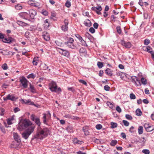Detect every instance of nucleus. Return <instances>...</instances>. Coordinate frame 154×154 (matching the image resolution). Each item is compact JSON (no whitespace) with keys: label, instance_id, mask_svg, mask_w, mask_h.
Returning a JSON list of instances; mask_svg holds the SVG:
<instances>
[{"label":"nucleus","instance_id":"f257e3e1","mask_svg":"<svg viewBox=\"0 0 154 154\" xmlns=\"http://www.w3.org/2000/svg\"><path fill=\"white\" fill-rule=\"evenodd\" d=\"M31 125V123L30 121L26 119L22 120L19 122L17 128L19 131H22Z\"/></svg>","mask_w":154,"mask_h":154},{"label":"nucleus","instance_id":"f03ea898","mask_svg":"<svg viewBox=\"0 0 154 154\" xmlns=\"http://www.w3.org/2000/svg\"><path fill=\"white\" fill-rule=\"evenodd\" d=\"M37 131L40 135V137L42 138V139L47 137L50 133L49 129L47 128H42L39 127L38 128Z\"/></svg>","mask_w":154,"mask_h":154},{"label":"nucleus","instance_id":"7ed1b4c3","mask_svg":"<svg viewBox=\"0 0 154 154\" xmlns=\"http://www.w3.org/2000/svg\"><path fill=\"white\" fill-rule=\"evenodd\" d=\"M49 88L52 92L57 93L61 92L62 91L60 87L57 88L56 83L53 81L51 82L49 84Z\"/></svg>","mask_w":154,"mask_h":154},{"label":"nucleus","instance_id":"20e7f679","mask_svg":"<svg viewBox=\"0 0 154 154\" xmlns=\"http://www.w3.org/2000/svg\"><path fill=\"white\" fill-rule=\"evenodd\" d=\"M34 127L32 126H31L28 128L27 131L23 133L22 134V137L25 139H27L29 136L33 132Z\"/></svg>","mask_w":154,"mask_h":154},{"label":"nucleus","instance_id":"39448f33","mask_svg":"<svg viewBox=\"0 0 154 154\" xmlns=\"http://www.w3.org/2000/svg\"><path fill=\"white\" fill-rule=\"evenodd\" d=\"M14 138L15 140L13 144L14 147H17L21 142V140L20 136L16 133L14 132L13 133Z\"/></svg>","mask_w":154,"mask_h":154},{"label":"nucleus","instance_id":"423d86ee","mask_svg":"<svg viewBox=\"0 0 154 154\" xmlns=\"http://www.w3.org/2000/svg\"><path fill=\"white\" fill-rule=\"evenodd\" d=\"M20 84L22 86L23 88H26L28 86V81L24 76H22L20 79Z\"/></svg>","mask_w":154,"mask_h":154},{"label":"nucleus","instance_id":"0eeeda50","mask_svg":"<svg viewBox=\"0 0 154 154\" xmlns=\"http://www.w3.org/2000/svg\"><path fill=\"white\" fill-rule=\"evenodd\" d=\"M58 51L62 55L65 56L67 57H69V52L66 50L58 48Z\"/></svg>","mask_w":154,"mask_h":154},{"label":"nucleus","instance_id":"6e6552de","mask_svg":"<svg viewBox=\"0 0 154 154\" xmlns=\"http://www.w3.org/2000/svg\"><path fill=\"white\" fill-rule=\"evenodd\" d=\"M31 119L33 121L35 122V123L38 125V128L40 127L41 123L40 122V119L39 118H37L34 115H32L30 117Z\"/></svg>","mask_w":154,"mask_h":154},{"label":"nucleus","instance_id":"1a4fd4ad","mask_svg":"<svg viewBox=\"0 0 154 154\" xmlns=\"http://www.w3.org/2000/svg\"><path fill=\"white\" fill-rule=\"evenodd\" d=\"M17 98L13 94H8L6 97H4L3 100L4 101H6L8 100H10L11 101H13L16 100Z\"/></svg>","mask_w":154,"mask_h":154},{"label":"nucleus","instance_id":"9d476101","mask_svg":"<svg viewBox=\"0 0 154 154\" xmlns=\"http://www.w3.org/2000/svg\"><path fill=\"white\" fill-rule=\"evenodd\" d=\"M29 17L31 19H33L35 18V17L36 15V11L33 9H30L29 11Z\"/></svg>","mask_w":154,"mask_h":154},{"label":"nucleus","instance_id":"9b49d317","mask_svg":"<svg viewBox=\"0 0 154 154\" xmlns=\"http://www.w3.org/2000/svg\"><path fill=\"white\" fill-rule=\"evenodd\" d=\"M92 10L95 11L98 14L100 15L101 14L100 11L102 10V8L101 6L97 7H93L91 8Z\"/></svg>","mask_w":154,"mask_h":154},{"label":"nucleus","instance_id":"f8f14e48","mask_svg":"<svg viewBox=\"0 0 154 154\" xmlns=\"http://www.w3.org/2000/svg\"><path fill=\"white\" fill-rule=\"evenodd\" d=\"M19 15L20 17L26 20H28L29 18V14L26 12L20 13Z\"/></svg>","mask_w":154,"mask_h":154},{"label":"nucleus","instance_id":"ddd939ff","mask_svg":"<svg viewBox=\"0 0 154 154\" xmlns=\"http://www.w3.org/2000/svg\"><path fill=\"white\" fill-rule=\"evenodd\" d=\"M65 44L67 45L68 47L74 49H77V47L74 45L73 42H65Z\"/></svg>","mask_w":154,"mask_h":154},{"label":"nucleus","instance_id":"4468645a","mask_svg":"<svg viewBox=\"0 0 154 154\" xmlns=\"http://www.w3.org/2000/svg\"><path fill=\"white\" fill-rule=\"evenodd\" d=\"M121 44L122 46L127 48H129L131 46V44L130 42H126L123 40H121Z\"/></svg>","mask_w":154,"mask_h":154},{"label":"nucleus","instance_id":"2eb2a0df","mask_svg":"<svg viewBox=\"0 0 154 154\" xmlns=\"http://www.w3.org/2000/svg\"><path fill=\"white\" fill-rule=\"evenodd\" d=\"M143 49L144 50L150 53L151 54V56H153L154 52L151 50L152 49L150 46H147L146 47H143Z\"/></svg>","mask_w":154,"mask_h":154},{"label":"nucleus","instance_id":"dca6fc26","mask_svg":"<svg viewBox=\"0 0 154 154\" xmlns=\"http://www.w3.org/2000/svg\"><path fill=\"white\" fill-rule=\"evenodd\" d=\"M42 37L44 39L47 41H49L50 39L49 35L48 33L46 32H43Z\"/></svg>","mask_w":154,"mask_h":154},{"label":"nucleus","instance_id":"f3484780","mask_svg":"<svg viewBox=\"0 0 154 154\" xmlns=\"http://www.w3.org/2000/svg\"><path fill=\"white\" fill-rule=\"evenodd\" d=\"M40 134L38 133V131H37L36 134L34 135L33 137L32 138L31 140H32L35 139H36V140H37L38 139H40L41 140L42 139V138L40 137Z\"/></svg>","mask_w":154,"mask_h":154},{"label":"nucleus","instance_id":"a211bd4d","mask_svg":"<svg viewBox=\"0 0 154 154\" xmlns=\"http://www.w3.org/2000/svg\"><path fill=\"white\" fill-rule=\"evenodd\" d=\"M13 40V38H4L3 39H2V41L4 42L9 43L12 41Z\"/></svg>","mask_w":154,"mask_h":154},{"label":"nucleus","instance_id":"6ab92c4d","mask_svg":"<svg viewBox=\"0 0 154 154\" xmlns=\"http://www.w3.org/2000/svg\"><path fill=\"white\" fill-rule=\"evenodd\" d=\"M29 89L32 93H34L36 92V89L34 86L31 84V83H29Z\"/></svg>","mask_w":154,"mask_h":154},{"label":"nucleus","instance_id":"aec40b11","mask_svg":"<svg viewBox=\"0 0 154 154\" xmlns=\"http://www.w3.org/2000/svg\"><path fill=\"white\" fill-rule=\"evenodd\" d=\"M84 24L85 26L88 27H90L91 25V22L89 19H88L85 20L84 21Z\"/></svg>","mask_w":154,"mask_h":154},{"label":"nucleus","instance_id":"412c9836","mask_svg":"<svg viewBox=\"0 0 154 154\" xmlns=\"http://www.w3.org/2000/svg\"><path fill=\"white\" fill-rule=\"evenodd\" d=\"M14 120V116L9 118L7 119V123L9 125H11L12 124V121Z\"/></svg>","mask_w":154,"mask_h":154},{"label":"nucleus","instance_id":"4be33fe9","mask_svg":"<svg viewBox=\"0 0 154 154\" xmlns=\"http://www.w3.org/2000/svg\"><path fill=\"white\" fill-rule=\"evenodd\" d=\"M49 26V23L48 22V19H46L44 21L43 24L44 27L45 29H47Z\"/></svg>","mask_w":154,"mask_h":154},{"label":"nucleus","instance_id":"5701e85b","mask_svg":"<svg viewBox=\"0 0 154 154\" xmlns=\"http://www.w3.org/2000/svg\"><path fill=\"white\" fill-rule=\"evenodd\" d=\"M105 72L107 75L110 76H112V72L109 68H108L105 70Z\"/></svg>","mask_w":154,"mask_h":154},{"label":"nucleus","instance_id":"b1692460","mask_svg":"<svg viewBox=\"0 0 154 154\" xmlns=\"http://www.w3.org/2000/svg\"><path fill=\"white\" fill-rule=\"evenodd\" d=\"M135 113L136 115L138 116H141L142 114V112L140 109H137L135 111Z\"/></svg>","mask_w":154,"mask_h":154},{"label":"nucleus","instance_id":"393cba45","mask_svg":"<svg viewBox=\"0 0 154 154\" xmlns=\"http://www.w3.org/2000/svg\"><path fill=\"white\" fill-rule=\"evenodd\" d=\"M110 125H111V127L112 128H116L118 126L117 124L116 123L113 122H111L110 123Z\"/></svg>","mask_w":154,"mask_h":154},{"label":"nucleus","instance_id":"a878e982","mask_svg":"<svg viewBox=\"0 0 154 154\" xmlns=\"http://www.w3.org/2000/svg\"><path fill=\"white\" fill-rule=\"evenodd\" d=\"M80 44L82 45V46H87L88 45L87 44H86V42L85 41L83 38L81 40H80Z\"/></svg>","mask_w":154,"mask_h":154},{"label":"nucleus","instance_id":"bb28decb","mask_svg":"<svg viewBox=\"0 0 154 154\" xmlns=\"http://www.w3.org/2000/svg\"><path fill=\"white\" fill-rule=\"evenodd\" d=\"M17 23L20 26H26V23H25L23 22L20 21H17Z\"/></svg>","mask_w":154,"mask_h":154},{"label":"nucleus","instance_id":"cd10ccee","mask_svg":"<svg viewBox=\"0 0 154 154\" xmlns=\"http://www.w3.org/2000/svg\"><path fill=\"white\" fill-rule=\"evenodd\" d=\"M42 69L43 70H46L48 68V66H47L45 63H43L42 64Z\"/></svg>","mask_w":154,"mask_h":154},{"label":"nucleus","instance_id":"c85d7f7f","mask_svg":"<svg viewBox=\"0 0 154 154\" xmlns=\"http://www.w3.org/2000/svg\"><path fill=\"white\" fill-rule=\"evenodd\" d=\"M43 123L46 125H47V120L48 119H47L46 118V114L45 113H44L43 114Z\"/></svg>","mask_w":154,"mask_h":154},{"label":"nucleus","instance_id":"c756f323","mask_svg":"<svg viewBox=\"0 0 154 154\" xmlns=\"http://www.w3.org/2000/svg\"><path fill=\"white\" fill-rule=\"evenodd\" d=\"M134 131L135 130L134 127L133 126H131L129 129V132L131 133L132 135H133L134 134Z\"/></svg>","mask_w":154,"mask_h":154},{"label":"nucleus","instance_id":"7c9ffc66","mask_svg":"<svg viewBox=\"0 0 154 154\" xmlns=\"http://www.w3.org/2000/svg\"><path fill=\"white\" fill-rule=\"evenodd\" d=\"M62 30L64 32H65L68 29V26L66 25H63L61 27Z\"/></svg>","mask_w":154,"mask_h":154},{"label":"nucleus","instance_id":"2f4dec72","mask_svg":"<svg viewBox=\"0 0 154 154\" xmlns=\"http://www.w3.org/2000/svg\"><path fill=\"white\" fill-rule=\"evenodd\" d=\"M117 143V141L116 140H112L110 143L111 146H114Z\"/></svg>","mask_w":154,"mask_h":154},{"label":"nucleus","instance_id":"473e14b6","mask_svg":"<svg viewBox=\"0 0 154 154\" xmlns=\"http://www.w3.org/2000/svg\"><path fill=\"white\" fill-rule=\"evenodd\" d=\"M97 66L99 69H101L103 66V63L102 62L98 61L97 63Z\"/></svg>","mask_w":154,"mask_h":154},{"label":"nucleus","instance_id":"72a5a7b5","mask_svg":"<svg viewBox=\"0 0 154 154\" xmlns=\"http://www.w3.org/2000/svg\"><path fill=\"white\" fill-rule=\"evenodd\" d=\"M142 73L141 72H139L138 73L137 77H136L135 76V78L136 79L137 81H138V80H140L139 79H141L142 77Z\"/></svg>","mask_w":154,"mask_h":154},{"label":"nucleus","instance_id":"f704fd0d","mask_svg":"<svg viewBox=\"0 0 154 154\" xmlns=\"http://www.w3.org/2000/svg\"><path fill=\"white\" fill-rule=\"evenodd\" d=\"M138 133L140 134H141L143 133V128L142 126H140L138 129Z\"/></svg>","mask_w":154,"mask_h":154},{"label":"nucleus","instance_id":"c9c22d12","mask_svg":"<svg viewBox=\"0 0 154 154\" xmlns=\"http://www.w3.org/2000/svg\"><path fill=\"white\" fill-rule=\"evenodd\" d=\"M2 68L4 70H6L8 69V67L6 63H5L2 66Z\"/></svg>","mask_w":154,"mask_h":154},{"label":"nucleus","instance_id":"e433bc0d","mask_svg":"<svg viewBox=\"0 0 154 154\" xmlns=\"http://www.w3.org/2000/svg\"><path fill=\"white\" fill-rule=\"evenodd\" d=\"M32 63L33 65L37 66L38 64V59H36L35 57H34Z\"/></svg>","mask_w":154,"mask_h":154},{"label":"nucleus","instance_id":"4c0bfd02","mask_svg":"<svg viewBox=\"0 0 154 154\" xmlns=\"http://www.w3.org/2000/svg\"><path fill=\"white\" fill-rule=\"evenodd\" d=\"M141 82L143 84L146 85L147 84V82L146 80V79H145L143 77H142L141 78Z\"/></svg>","mask_w":154,"mask_h":154},{"label":"nucleus","instance_id":"58836bf2","mask_svg":"<svg viewBox=\"0 0 154 154\" xmlns=\"http://www.w3.org/2000/svg\"><path fill=\"white\" fill-rule=\"evenodd\" d=\"M122 123L124 124V125L126 127L128 126L129 124V122L125 120H123L122 121Z\"/></svg>","mask_w":154,"mask_h":154},{"label":"nucleus","instance_id":"ea45409f","mask_svg":"<svg viewBox=\"0 0 154 154\" xmlns=\"http://www.w3.org/2000/svg\"><path fill=\"white\" fill-rule=\"evenodd\" d=\"M65 6L67 8H69L71 5L70 2L68 0L67 1L65 4Z\"/></svg>","mask_w":154,"mask_h":154},{"label":"nucleus","instance_id":"a19ab883","mask_svg":"<svg viewBox=\"0 0 154 154\" xmlns=\"http://www.w3.org/2000/svg\"><path fill=\"white\" fill-rule=\"evenodd\" d=\"M79 82L87 86V84L86 82L84 80L82 79H79Z\"/></svg>","mask_w":154,"mask_h":154},{"label":"nucleus","instance_id":"79ce46f5","mask_svg":"<svg viewBox=\"0 0 154 154\" xmlns=\"http://www.w3.org/2000/svg\"><path fill=\"white\" fill-rule=\"evenodd\" d=\"M35 77V75L33 73L30 74L27 76V78L28 79L30 78L34 79Z\"/></svg>","mask_w":154,"mask_h":154},{"label":"nucleus","instance_id":"37998d69","mask_svg":"<svg viewBox=\"0 0 154 154\" xmlns=\"http://www.w3.org/2000/svg\"><path fill=\"white\" fill-rule=\"evenodd\" d=\"M74 42V40L72 38L69 37V38L67 39V41L65 42Z\"/></svg>","mask_w":154,"mask_h":154},{"label":"nucleus","instance_id":"c03bdc74","mask_svg":"<svg viewBox=\"0 0 154 154\" xmlns=\"http://www.w3.org/2000/svg\"><path fill=\"white\" fill-rule=\"evenodd\" d=\"M154 129L153 127L152 126H150L148 127L146 130L147 131H152Z\"/></svg>","mask_w":154,"mask_h":154},{"label":"nucleus","instance_id":"a18cd8bd","mask_svg":"<svg viewBox=\"0 0 154 154\" xmlns=\"http://www.w3.org/2000/svg\"><path fill=\"white\" fill-rule=\"evenodd\" d=\"M25 103H30V104H32V103H33V102H31L30 100H22Z\"/></svg>","mask_w":154,"mask_h":154},{"label":"nucleus","instance_id":"49530a36","mask_svg":"<svg viewBox=\"0 0 154 154\" xmlns=\"http://www.w3.org/2000/svg\"><path fill=\"white\" fill-rule=\"evenodd\" d=\"M125 117L127 119L129 120H131L132 119V116L128 114H126Z\"/></svg>","mask_w":154,"mask_h":154},{"label":"nucleus","instance_id":"de8ad7c7","mask_svg":"<svg viewBox=\"0 0 154 154\" xmlns=\"http://www.w3.org/2000/svg\"><path fill=\"white\" fill-rule=\"evenodd\" d=\"M150 43V41L149 39H146L144 41V44L145 45H147Z\"/></svg>","mask_w":154,"mask_h":154},{"label":"nucleus","instance_id":"09e8293b","mask_svg":"<svg viewBox=\"0 0 154 154\" xmlns=\"http://www.w3.org/2000/svg\"><path fill=\"white\" fill-rule=\"evenodd\" d=\"M86 128V127H83V130L85 134L86 135H88L89 134V132L88 130H86L85 128Z\"/></svg>","mask_w":154,"mask_h":154},{"label":"nucleus","instance_id":"8fccbe9b","mask_svg":"<svg viewBox=\"0 0 154 154\" xmlns=\"http://www.w3.org/2000/svg\"><path fill=\"white\" fill-rule=\"evenodd\" d=\"M142 152L145 154H149L150 153L149 151L147 149H143L142 150Z\"/></svg>","mask_w":154,"mask_h":154},{"label":"nucleus","instance_id":"3c124183","mask_svg":"<svg viewBox=\"0 0 154 154\" xmlns=\"http://www.w3.org/2000/svg\"><path fill=\"white\" fill-rule=\"evenodd\" d=\"M117 31L118 33L120 34L121 33L122 31L121 29V28L119 26H117L116 27Z\"/></svg>","mask_w":154,"mask_h":154},{"label":"nucleus","instance_id":"603ef678","mask_svg":"<svg viewBox=\"0 0 154 154\" xmlns=\"http://www.w3.org/2000/svg\"><path fill=\"white\" fill-rule=\"evenodd\" d=\"M96 128L98 130H100L102 127V125L100 124H97L96 125Z\"/></svg>","mask_w":154,"mask_h":154},{"label":"nucleus","instance_id":"864d4df0","mask_svg":"<svg viewBox=\"0 0 154 154\" xmlns=\"http://www.w3.org/2000/svg\"><path fill=\"white\" fill-rule=\"evenodd\" d=\"M104 90L106 91H109L110 89V87L108 85H106L104 87Z\"/></svg>","mask_w":154,"mask_h":154},{"label":"nucleus","instance_id":"5fc2aeb1","mask_svg":"<svg viewBox=\"0 0 154 154\" xmlns=\"http://www.w3.org/2000/svg\"><path fill=\"white\" fill-rule=\"evenodd\" d=\"M75 36L79 40V41L82 38L78 34H75Z\"/></svg>","mask_w":154,"mask_h":154},{"label":"nucleus","instance_id":"6e6d98bb","mask_svg":"<svg viewBox=\"0 0 154 154\" xmlns=\"http://www.w3.org/2000/svg\"><path fill=\"white\" fill-rule=\"evenodd\" d=\"M40 6V4L39 2L34 1V7H38Z\"/></svg>","mask_w":154,"mask_h":154},{"label":"nucleus","instance_id":"4d7b16f0","mask_svg":"<svg viewBox=\"0 0 154 154\" xmlns=\"http://www.w3.org/2000/svg\"><path fill=\"white\" fill-rule=\"evenodd\" d=\"M15 8L16 9L18 10L21 9L22 8V7L19 5H16L15 6Z\"/></svg>","mask_w":154,"mask_h":154},{"label":"nucleus","instance_id":"13d9d810","mask_svg":"<svg viewBox=\"0 0 154 154\" xmlns=\"http://www.w3.org/2000/svg\"><path fill=\"white\" fill-rule=\"evenodd\" d=\"M42 13L45 16H47L48 14V12L46 10H42Z\"/></svg>","mask_w":154,"mask_h":154},{"label":"nucleus","instance_id":"bf43d9fd","mask_svg":"<svg viewBox=\"0 0 154 154\" xmlns=\"http://www.w3.org/2000/svg\"><path fill=\"white\" fill-rule=\"evenodd\" d=\"M116 110L119 113L121 112L122 111L121 109L119 106H117L116 107Z\"/></svg>","mask_w":154,"mask_h":154},{"label":"nucleus","instance_id":"052dcab7","mask_svg":"<svg viewBox=\"0 0 154 154\" xmlns=\"http://www.w3.org/2000/svg\"><path fill=\"white\" fill-rule=\"evenodd\" d=\"M0 129L1 130V131H2V132L4 133H5L6 132L5 129V128L2 126V125H0Z\"/></svg>","mask_w":154,"mask_h":154},{"label":"nucleus","instance_id":"680f3d73","mask_svg":"<svg viewBox=\"0 0 154 154\" xmlns=\"http://www.w3.org/2000/svg\"><path fill=\"white\" fill-rule=\"evenodd\" d=\"M89 31L92 33H94L95 32V29L93 27H91L89 29Z\"/></svg>","mask_w":154,"mask_h":154},{"label":"nucleus","instance_id":"e2e57ef3","mask_svg":"<svg viewBox=\"0 0 154 154\" xmlns=\"http://www.w3.org/2000/svg\"><path fill=\"white\" fill-rule=\"evenodd\" d=\"M121 136L123 139H126V135L125 133L122 132L121 134Z\"/></svg>","mask_w":154,"mask_h":154},{"label":"nucleus","instance_id":"0e129e2a","mask_svg":"<svg viewBox=\"0 0 154 154\" xmlns=\"http://www.w3.org/2000/svg\"><path fill=\"white\" fill-rule=\"evenodd\" d=\"M85 50L83 48H81L79 50L80 53H83L85 52Z\"/></svg>","mask_w":154,"mask_h":154},{"label":"nucleus","instance_id":"69168bd1","mask_svg":"<svg viewBox=\"0 0 154 154\" xmlns=\"http://www.w3.org/2000/svg\"><path fill=\"white\" fill-rule=\"evenodd\" d=\"M72 117V115H70V114H66V115L64 116V117L67 118L69 119H71Z\"/></svg>","mask_w":154,"mask_h":154},{"label":"nucleus","instance_id":"338daca9","mask_svg":"<svg viewBox=\"0 0 154 154\" xmlns=\"http://www.w3.org/2000/svg\"><path fill=\"white\" fill-rule=\"evenodd\" d=\"M34 3V1L31 0V1H29L28 2V4L29 5H30L32 6H33Z\"/></svg>","mask_w":154,"mask_h":154},{"label":"nucleus","instance_id":"774afa93","mask_svg":"<svg viewBox=\"0 0 154 154\" xmlns=\"http://www.w3.org/2000/svg\"><path fill=\"white\" fill-rule=\"evenodd\" d=\"M64 25H66L68 26L69 23V22L67 20L65 19L64 20Z\"/></svg>","mask_w":154,"mask_h":154}]
</instances>
